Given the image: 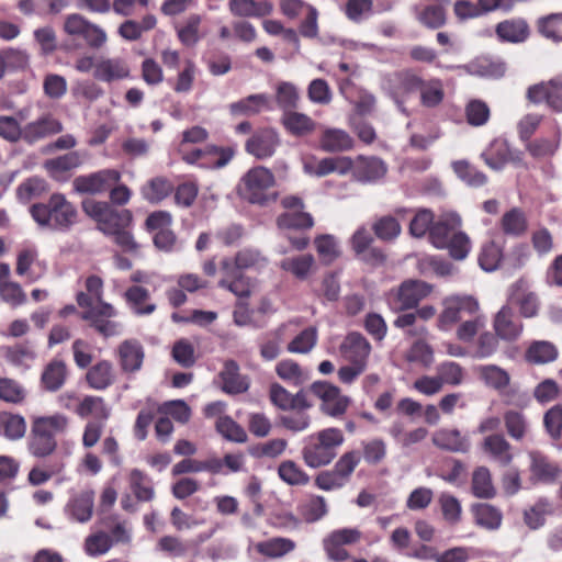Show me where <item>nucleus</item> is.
I'll return each instance as SVG.
<instances>
[{
    "instance_id": "1",
    "label": "nucleus",
    "mask_w": 562,
    "mask_h": 562,
    "mask_svg": "<svg viewBox=\"0 0 562 562\" xmlns=\"http://www.w3.org/2000/svg\"><path fill=\"white\" fill-rule=\"evenodd\" d=\"M31 214L41 227L60 232L68 231L78 217L76 206L61 193L52 194L45 203L34 204Z\"/></svg>"
},
{
    "instance_id": "2",
    "label": "nucleus",
    "mask_w": 562,
    "mask_h": 562,
    "mask_svg": "<svg viewBox=\"0 0 562 562\" xmlns=\"http://www.w3.org/2000/svg\"><path fill=\"white\" fill-rule=\"evenodd\" d=\"M344 441L345 436L340 429L325 428L305 438L302 458L312 469L325 467L336 458L337 450Z\"/></svg>"
},
{
    "instance_id": "3",
    "label": "nucleus",
    "mask_w": 562,
    "mask_h": 562,
    "mask_svg": "<svg viewBox=\"0 0 562 562\" xmlns=\"http://www.w3.org/2000/svg\"><path fill=\"white\" fill-rule=\"evenodd\" d=\"M274 183V176L269 169L255 167L241 178L239 193L250 203L265 204L271 198L270 190Z\"/></svg>"
},
{
    "instance_id": "4",
    "label": "nucleus",
    "mask_w": 562,
    "mask_h": 562,
    "mask_svg": "<svg viewBox=\"0 0 562 562\" xmlns=\"http://www.w3.org/2000/svg\"><path fill=\"white\" fill-rule=\"evenodd\" d=\"M77 303L80 307L87 308L81 315L82 319L88 321L102 336L112 337L120 335L119 323L110 319L116 315L111 304L101 303L97 307H91V301L85 292L78 293Z\"/></svg>"
},
{
    "instance_id": "5",
    "label": "nucleus",
    "mask_w": 562,
    "mask_h": 562,
    "mask_svg": "<svg viewBox=\"0 0 562 562\" xmlns=\"http://www.w3.org/2000/svg\"><path fill=\"white\" fill-rule=\"evenodd\" d=\"M480 310L477 300L471 295H450L442 300V311L438 316L437 326L447 331L463 316H472Z\"/></svg>"
},
{
    "instance_id": "6",
    "label": "nucleus",
    "mask_w": 562,
    "mask_h": 562,
    "mask_svg": "<svg viewBox=\"0 0 562 562\" xmlns=\"http://www.w3.org/2000/svg\"><path fill=\"white\" fill-rule=\"evenodd\" d=\"M64 32L71 37L82 38L92 48L102 47L106 40V33L97 24L91 23L79 13H71L65 18Z\"/></svg>"
},
{
    "instance_id": "7",
    "label": "nucleus",
    "mask_w": 562,
    "mask_h": 562,
    "mask_svg": "<svg viewBox=\"0 0 562 562\" xmlns=\"http://www.w3.org/2000/svg\"><path fill=\"white\" fill-rule=\"evenodd\" d=\"M362 538V531L355 527L335 529L323 539V548L328 559L340 562L349 559L345 546L358 543Z\"/></svg>"
},
{
    "instance_id": "8",
    "label": "nucleus",
    "mask_w": 562,
    "mask_h": 562,
    "mask_svg": "<svg viewBox=\"0 0 562 562\" xmlns=\"http://www.w3.org/2000/svg\"><path fill=\"white\" fill-rule=\"evenodd\" d=\"M422 77L411 70L398 71L387 79V92L401 112L407 114L404 102L419 90Z\"/></svg>"
},
{
    "instance_id": "9",
    "label": "nucleus",
    "mask_w": 562,
    "mask_h": 562,
    "mask_svg": "<svg viewBox=\"0 0 562 562\" xmlns=\"http://www.w3.org/2000/svg\"><path fill=\"white\" fill-rule=\"evenodd\" d=\"M121 180L115 169H102L89 175L78 176L72 181L74 190L81 194H100L108 191Z\"/></svg>"
},
{
    "instance_id": "10",
    "label": "nucleus",
    "mask_w": 562,
    "mask_h": 562,
    "mask_svg": "<svg viewBox=\"0 0 562 562\" xmlns=\"http://www.w3.org/2000/svg\"><path fill=\"white\" fill-rule=\"evenodd\" d=\"M179 151L182 159L188 164H199L203 168H222L226 166L234 156L231 148L216 146H206L203 149L188 151L186 147L180 146Z\"/></svg>"
},
{
    "instance_id": "11",
    "label": "nucleus",
    "mask_w": 562,
    "mask_h": 562,
    "mask_svg": "<svg viewBox=\"0 0 562 562\" xmlns=\"http://www.w3.org/2000/svg\"><path fill=\"white\" fill-rule=\"evenodd\" d=\"M310 391L322 400V412L331 417L342 415L350 403L349 397L342 395L337 386L327 382H314Z\"/></svg>"
},
{
    "instance_id": "12",
    "label": "nucleus",
    "mask_w": 562,
    "mask_h": 562,
    "mask_svg": "<svg viewBox=\"0 0 562 562\" xmlns=\"http://www.w3.org/2000/svg\"><path fill=\"white\" fill-rule=\"evenodd\" d=\"M269 263L268 258L255 248H244L234 257H226L220 263L221 271H226L229 276H234V271L255 269L261 270Z\"/></svg>"
},
{
    "instance_id": "13",
    "label": "nucleus",
    "mask_w": 562,
    "mask_h": 562,
    "mask_svg": "<svg viewBox=\"0 0 562 562\" xmlns=\"http://www.w3.org/2000/svg\"><path fill=\"white\" fill-rule=\"evenodd\" d=\"M339 352L349 363L368 366L371 345L363 335L357 331H351L341 341Z\"/></svg>"
},
{
    "instance_id": "14",
    "label": "nucleus",
    "mask_w": 562,
    "mask_h": 562,
    "mask_svg": "<svg viewBox=\"0 0 562 562\" xmlns=\"http://www.w3.org/2000/svg\"><path fill=\"white\" fill-rule=\"evenodd\" d=\"M131 69L127 61L121 57H104L97 58L95 71L93 77L103 82L120 81L128 78Z\"/></svg>"
},
{
    "instance_id": "15",
    "label": "nucleus",
    "mask_w": 562,
    "mask_h": 562,
    "mask_svg": "<svg viewBox=\"0 0 562 562\" xmlns=\"http://www.w3.org/2000/svg\"><path fill=\"white\" fill-rule=\"evenodd\" d=\"M373 237L366 227H359L351 236L350 244L356 255L363 261L371 265H380L385 260L384 254L374 247H371Z\"/></svg>"
},
{
    "instance_id": "16",
    "label": "nucleus",
    "mask_w": 562,
    "mask_h": 562,
    "mask_svg": "<svg viewBox=\"0 0 562 562\" xmlns=\"http://www.w3.org/2000/svg\"><path fill=\"white\" fill-rule=\"evenodd\" d=\"M280 144L278 133L272 128L256 132L246 143V150L258 159L271 157Z\"/></svg>"
},
{
    "instance_id": "17",
    "label": "nucleus",
    "mask_w": 562,
    "mask_h": 562,
    "mask_svg": "<svg viewBox=\"0 0 562 562\" xmlns=\"http://www.w3.org/2000/svg\"><path fill=\"white\" fill-rule=\"evenodd\" d=\"M94 508V492L83 490L72 495L65 506V514L69 519L85 524L92 517Z\"/></svg>"
},
{
    "instance_id": "18",
    "label": "nucleus",
    "mask_w": 562,
    "mask_h": 562,
    "mask_svg": "<svg viewBox=\"0 0 562 562\" xmlns=\"http://www.w3.org/2000/svg\"><path fill=\"white\" fill-rule=\"evenodd\" d=\"M432 286L422 280H406L397 290V308L408 310L415 307L422 300L427 297Z\"/></svg>"
},
{
    "instance_id": "19",
    "label": "nucleus",
    "mask_w": 562,
    "mask_h": 562,
    "mask_svg": "<svg viewBox=\"0 0 562 562\" xmlns=\"http://www.w3.org/2000/svg\"><path fill=\"white\" fill-rule=\"evenodd\" d=\"M522 324L508 306H503L494 316L493 329L496 336L505 341L517 340L522 333Z\"/></svg>"
},
{
    "instance_id": "20",
    "label": "nucleus",
    "mask_w": 562,
    "mask_h": 562,
    "mask_svg": "<svg viewBox=\"0 0 562 562\" xmlns=\"http://www.w3.org/2000/svg\"><path fill=\"white\" fill-rule=\"evenodd\" d=\"M462 220L456 212L442 213L430 229V243L436 247H443L451 235L460 229Z\"/></svg>"
},
{
    "instance_id": "21",
    "label": "nucleus",
    "mask_w": 562,
    "mask_h": 562,
    "mask_svg": "<svg viewBox=\"0 0 562 562\" xmlns=\"http://www.w3.org/2000/svg\"><path fill=\"white\" fill-rule=\"evenodd\" d=\"M528 99L535 103L546 101L555 111H562V82L551 80L528 89Z\"/></svg>"
},
{
    "instance_id": "22",
    "label": "nucleus",
    "mask_w": 562,
    "mask_h": 562,
    "mask_svg": "<svg viewBox=\"0 0 562 562\" xmlns=\"http://www.w3.org/2000/svg\"><path fill=\"white\" fill-rule=\"evenodd\" d=\"M434 446L450 452L465 453L470 449V440L458 429L440 428L432 434Z\"/></svg>"
},
{
    "instance_id": "23",
    "label": "nucleus",
    "mask_w": 562,
    "mask_h": 562,
    "mask_svg": "<svg viewBox=\"0 0 562 562\" xmlns=\"http://www.w3.org/2000/svg\"><path fill=\"white\" fill-rule=\"evenodd\" d=\"M271 99L268 94H250L239 101L229 104V112L234 116H251L263 110H271Z\"/></svg>"
},
{
    "instance_id": "24",
    "label": "nucleus",
    "mask_w": 562,
    "mask_h": 562,
    "mask_svg": "<svg viewBox=\"0 0 562 562\" xmlns=\"http://www.w3.org/2000/svg\"><path fill=\"white\" fill-rule=\"evenodd\" d=\"M223 382V391L228 394H240L249 389L247 376L239 373V367L236 361L227 360L220 373Z\"/></svg>"
},
{
    "instance_id": "25",
    "label": "nucleus",
    "mask_w": 562,
    "mask_h": 562,
    "mask_svg": "<svg viewBox=\"0 0 562 562\" xmlns=\"http://www.w3.org/2000/svg\"><path fill=\"white\" fill-rule=\"evenodd\" d=\"M319 146L326 153L347 151L353 147V139L344 130L328 127L321 135Z\"/></svg>"
},
{
    "instance_id": "26",
    "label": "nucleus",
    "mask_w": 562,
    "mask_h": 562,
    "mask_svg": "<svg viewBox=\"0 0 562 562\" xmlns=\"http://www.w3.org/2000/svg\"><path fill=\"white\" fill-rule=\"evenodd\" d=\"M63 125L52 116H43L34 122L26 124L23 128V139L27 143H34L48 135L61 132Z\"/></svg>"
},
{
    "instance_id": "27",
    "label": "nucleus",
    "mask_w": 562,
    "mask_h": 562,
    "mask_svg": "<svg viewBox=\"0 0 562 562\" xmlns=\"http://www.w3.org/2000/svg\"><path fill=\"white\" fill-rule=\"evenodd\" d=\"M482 447L484 452L502 467L508 465L513 460L510 443L503 435L496 434L485 437Z\"/></svg>"
},
{
    "instance_id": "28",
    "label": "nucleus",
    "mask_w": 562,
    "mask_h": 562,
    "mask_svg": "<svg viewBox=\"0 0 562 562\" xmlns=\"http://www.w3.org/2000/svg\"><path fill=\"white\" fill-rule=\"evenodd\" d=\"M281 123L291 135L296 137L308 135L316 128V123L312 117L295 111V109L283 113Z\"/></svg>"
},
{
    "instance_id": "29",
    "label": "nucleus",
    "mask_w": 562,
    "mask_h": 562,
    "mask_svg": "<svg viewBox=\"0 0 562 562\" xmlns=\"http://www.w3.org/2000/svg\"><path fill=\"white\" fill-rule=\"evenodd\" d=\"M386 173L384 162L375 157H357L355 168V179L361 182L375 181Z\"/></svg>"
},
{
    "instance_id": "30",
    "label": "nucleus",
    "mask_w": 562,
    "mask_h": 562,
    "mask_svg": "<svg viewBox=\"0 0 562 562\" xmlns=\"http://www.w3.org/2000/svg\"><path fill=\"white\" fill-rule=\"evenodd\" d=\"M279 266L296 279L305 280L315 270V259L311 254L297 255L284 258Z\"/></svg>"
},
{
    "instance_id": "31",
    "label": "nucleus",
    "mask_w": 562,
    "mask_h": 562,
    "mask_svg": "<svg viewBox=\"0 0 562 562\" xmlns=\"http://www.w3.org/2000/svg\"><path fill=\"white\" fill-rule=\"evenodd\" d=\"M86 379L91 389L105 390L113 384L115 379L113 366L111 362L102 360L88 370Z\"/></svg>"
},
{
    "instance_id": "32",
    "label": "nucleus",
    "mask_w": 562,
    "mask_h": 562,
    "mask_svg": "<svg viewBox=\"0 0 562 562\" xmlns=\"http://www.w3.org/2000/svg\"><path fill=\"white\" fill-rule=\"evenodd\" d=\"M479 379L487 386L497 391L506 389L510 382L509 373L496 364H482L475 368Z\"/></svg>"
},
{
    "instance_id": "33",
    "label": "nucleus",
    "mask_w": 562,
    "mask_h": 562,
    "mask_svg": "<svg viewBox=\"0 0 562 562\" xmlns=\"http://www.w3.org/2000/svg\"><path fill=\"white\" fill-rule=\"evenodd\" d=\"M222 278L218 286L228 290L239 299L248 297L254 291L251 279L243 274V272L234 271V276H229L226 271H221Z\"/></svg>"
},
{
    "instance_id": "34",
    "label": "nucleus",
    "mask_w": 562,
    "mask_h": 562,
    "mask_svg": "<svg viewBox=\"0 0 562 562\" xmlns=\"http://www.w3.org/2000/svg\"><path fill=\"white\" fill-rule=\"evenodd\" d=\"M75 412L82 418L93 416L97 419L95 422H105L110 416V408L104 400L92 395H87L80 400Z\"/></svg>"
},
{
    "instance_id": "35",
    "label": "nucleus",
    "mask_w": 562,
    "mask_h": 562,
    "mask_svg": "<svg viewBox=\"0 0 562 562\" xmlns=\"http://www.w3.org/2000/svg\"><path fill=\"white\" fill-rule=\"evenodd\" d=\"M481 156L493 170H501L513 159L508 144L502 139L493 140Z\"/></svg>"
},
{
    "instance_id": "36",
    "label": "nucleus",
    "mask_w": 562,
    "mask_h": 562,
    "mask_svg": "<svg viewBox=\"0 0 562 562\" xmlns=\"http://www.w3.org/2000/svg\"><path fill=\"white\" fill-rule=\"evenodd\" d=\"M121 366L124 371L134 372L140 369L144 350L136 340H126L121 344L120 349Z\"/></svg>"
},
{
    "instance_id": "37",
    "label": "nucleus",
    "mask_w": 562,
    "mask_h": 562,
    "mask_svg": "<svg viewBox=\"0 0 562 562\" xmlns=\"http://www.w3.org/2000/svg\"><path fill=\"white\" fill-rule=\"evenodd\" d=\"M3 357L8 363L18 368H27L35 360L36 352L26 341L3 348Z\"/></svg>"
},
{
    "instance_id": "38",
    "label": "nucleus",
    "mask_w": 562,
    "mask_h": 562,
    "mask_svg": "<svg viewBox=\"0 0 562 562\" xmlns=\"http://www.w3.org/2000/svg\"><path fill=\"white\" fill-rule=\"evenodd\" d=\"M272 9V4L267 0H229V10L237 16H265L270 14Z\"/></svg>"
},
{
    "instance_id": "39",
    "label": "nucleus",
    "mask_w": 562,
    "mask_h": 562,
    "mask_svg": "<svg viewBox=\"0 0 562 562\" xmlns=\"http://www.w3.org/2000/svg\"><path fill=\"white\" fill-rule=\"evenodd\" d=\"M471 490L475 497L490 499L496 495L492 475L486 467H477L472 473Z\"/></svg>"
},
{
    "instance_id": "40",
    "label": "nucleus",
    "mask_w": 562,
    "mask_h": 562,
    "mask_svg": "<svg viewBox=\"0 0 562 562\" xmlns=\"http://www.w3.org/2000/svg\"><path fill=\"white\" fill-rule=\"evenodd\" d=\"M327 513L326 499L319 495H310L299 505V514L308 524L321 520Z\"/></svg>"
},
{
    "instance_id": "41",
    "label": "nucleus",
    "mask_w": 562,
    "mask_h": 562,
    "mask_svg": "<svg viewBox=\"0 0 562 562\" xmlns=\"http://www.w3.org/2000/svg\"><path fill=\"white\" fill-rule=\"evenodd\" d=\"M418 92L420 104L428 109L437 108L445 98L443 85L439 79H422Z\"/></svg>"
},
{
    "instance_id": "42",
    "label": "nucleus",
    "mask_w": 562,
    "mask_h": 562,
    "mask_svg": "<svg viewBox=\"0 0 562 562\" xmlns=\"http://www.w3.org/2000/svg\"><path fill=\"white\" fill-rule=\"evenodd\" d=\"M474 521L481 528L486 530H497L503 520L499 509L490 504H477L472 507Z\"/></svg>"
},
{
    "instance_id": "43",
    "label": "nucleus",
    "mask_w": 562,
    "mask_h": 562,
    "mask_svg": "<svg viewBox=\"0 0 562 562\" xmlns=\"http://www.w3.org/2000/svg\"><path fill=\"white\" fill-rule=\"evenodd\" d=\"M501 228L505 235L518 237L526 233L528 222L522 210L514 207L507 211L501 220Z\"/></svg>"
},
{
    "instance_id": "44",
    "label": "nucleus",
    "mask_w": 562,
    "mask_h": 562,
    "mask_svg": "<svg viewBox=\"0 0 562 562\" xmlns=\"http://www.w3.org/2000/svg\"><path fill=\"white\" fill-rule=\"evenodd\" d=\"M529 456L531 459V479L535 482L550 483L558 477L559 469L549 463L543 456L538 452H530Z\"/></svg>"
},
{
    "instance_id": "45",
    "label": "nucleus",
    "mask_w": 562,
    "mask_h": 562,
    "mask_svg": "<svg viewBox=\"0 0 562 562\" xmlns=\"http://www.w3.org/2000/svg\"><path fill=\"white\" fill-rule=\"evenodd\" d=\"M66 376L67 368L64 361L53 360L45 367L41 380L47 391L55 392L64 385Z\"/></svg>"
},
{
    "instance_id": "46",
    "label": "nucleus",
    "mask_w": 562,
    "mask_h": 562,
    "mask_svg": "<svg viewBox=\"0 0 562 562\" xmlns=\"http://www.w3.org/2000/svg\"><path fill=\"white\" fill-rule=\"evenodd\" d=\"M82 160L77 151H70L65 155L52 158L45 161L44 168L55 179H59L64 172L75 169L81 165Z\"/></svg>"
},
{
    "instance_id": "47",
    "label": "nucleus",
    "mask_w": 562,
    "mask_h": 562,
    "mask_svg": "<svg viewBox=\"0 0 562 562\" xmlns=\"http://www.w3.org/2000/svg\"><path fill=\"white\" fill-rule=\"evenodd\" d=\"M558 357V349L552 342L546 340L533 341L526 351L525 358L533 364H546Z\"/></svg>"
},
{
    "instance_id": "48",
    "label": "nucleus",
    "mask_w": 562,
    "mask_h": 562,
    "mask_svg": "<svg viewBox=\"0 0 562 562\" xmlns=\"http://www.w3.org/2000/svg\"><path fill=\"white\" fill-rule=\"evenodd\" d=\"M496 33L503 41L520 43L528 37L529 30L524 20H507L497 24Z\"/></svg>"
},
{
    "instance_id": "49",
    "label": "nucleus",
    "mask_w": 562,
    "mask_h": 562,
    "mask_svg": "<svg viewBox=\"0 0 562 562\" xmlns=\"http://www.w3.org/2000/svg\"><path fill=\"white\" fill-rule=\"evenodd\" d=\"M133 220L132 213L128 210L117 211L112 206L105 213L104 218L98 226L101 232L111 235L122 228H126Z\"/></svg>"
},
{
    "instance_id": "50",
    "label": "nucleus",
    "mask_w": 562,
    "mask_h": 562,
    "mask_svg": "<svg viewBox=\"0 0 562 562\" xmlns=\"http://www.w3.org/2000/svg\"><path fill=\"white\" fill-rule=\"evenodd\" d=\"M295 542L288 538H272L256 544V550L272 559L281 558L295 549Z\"/></svg>"
},
{
    "instance_id": "51",
    "label": "nucleus",
    "mask_w": 562,
    "mask_h": 562,
    "mask_svg": "<svg viewBox=\"0 0 562 562\" xmlns=\"http://www.w3.org/2000/svg\"><path fill=\"white\" fill-rule=\"evenodd\" d=\"M148 297V290L138 285L131 286L125 292L127 303L137 315H149L156 310V305L154 303L145 304Z\"/></svg>"
},
{
    "instance_id": "52",
    "label": "nucleus",
    "mask_w": 562,
    "mask_h": 562,
    "mask_svg": "<svg viewBox=\"0 0 562 562\" xmlns=\"http://www.w3.org/2000/svg\"><path fill=\"white\" fill-rule=\"evenodd\" d=\"M173 190L172 183L162 177H157L148 181L142 188V194L150 203H159L166 199Z\"/></svg>"
},
{
    "instance_id": "53",
    "label": "nucleus",
    "mask_w": 562,
    "mask_h": 562,
    "mask_svg": "<svg viewBox=\"0 0 562 562\" xmlns=\"http://www.w3.org/2000/svg\"><path fill=\"white\" fill-rule=\"evenodd\" d=\"M276 102L283 113L296 109L300 102L296 86L289 81L279 82L276 87Z\"/></svg>"
},
{
    "instance_id": "54",
    "label": "nucleus",
    "mask_w": 562,
    "mask_h": 562,
    "mask_svg": "<svg viewBox=\"0 0 562 562\" xmlns=\"http://www.w3.org/2000/svg\"><path fill=\"white\" fill-rule=\"evenodd\" d=\"M438 249H447L451 258L461 261L469 256L472 249V243L467 233L458 229L451 235L450 239L447 240V245Z\"/></svg>"
},
{
    "instance_id": "55",
    "label": "nucleus",
    "mask_w": 562,
    "mask_h": 562,
    "mask_svg": "<svg viewBox=\"0 0 562 562\" xmlns=\"http://www.w3.org/2000/svg\"><path fill=\"white\" fill-rule=\"evenodd\" d=\"M26 424L22 416L0 412V431L8 439L16 440L24 436Z\"/></svg>"
},
{
    "instance_id": "56",
    "label": "nucleus",
    "mask_w": 562,
    "mask_h": 562,
    "mask_svg": "<svg viewBox=\"0 0 562 562\" xmlns=\"http://www.w3.org/2000/svg\"><path fill=\"white\" fill-rule=\"evenodd\" d=\"M57 447L56 439L53 436L44 434L32 427V437L29 445L30 452L37 458H45L52 454Z\"/></svg>"
},
{
    "instance_id": "57",
    "label": "nucleus",
    "mask_w": 562,
    "mask_h": 562,
    "mask_svg": "<svg viewBox=\"0 0 562 562\" xmlns=\"http://www.w3.org/2000/svg\"><path fill=\"white\" fill-rule=\"evenodd\" d=\"M503 259L502 248L494 241L485 243L479 254V265L487 272L495 271Z\"/></svg>"
},
{
    "instance_id": "58",
    "label": "nucleus",
    "mask_w": 562,
    "mask_h": 562,
    "mask_svg": "<svg viewBox=\"0 0 562 562\" xmlns=\"http://www.w3.org/2000/svg\"><path fill=\"white\" fill-rule=\"evenodd\" d=\"M498 340L499 338L496 334L491 333L488 330H483L477 336L474 347H473V358L475 359H486L492 357L498 349Z\"/></svg>"
},
{
    "instance_id": "59",
    "label": "nucleus",
    "mask_w": 562,
    "mask_h": 562,
    "mask_svg": "<svg viewBox=\"0 0 562 562\" xmlns=\"http://www.w3.org/2000/svg\"><path fill=\"white\" fill-rule=\"evenodd\" d=\"M217 431L227 440L244 443L247 441V432L229 416H221L216 420Z\"/></svg>"
},
{
    "instance_id": "60",
    "label": "nucleus",
    "mask_w": 562,
    "mask_h": 562,
    "mask_svg": "<svg viewBox=\"0 0 562 562\" xmlns=\"http://www.w3.org/2000/svg\"><path fill=\"white\" fill-rule=\"evenodd\" d=\"M130 486L136 498L148 502L154 498L155 492L149 479L139 470H133L130 474Z\"/></svg>"
},
{
    "instance_id": "61",
    "label": "nucleus",
    "mask_w": 562,
    "mask_h": 562,
    "mask_svg": "<svg viewBox=\"0 0 562 562\" xmlns=\"http://www.w3.org/2000/svg\"><path fill=\"white\" fill-rule=\"evenodd\" d=\"M71 94L78 100H85L92 103L100 99L104 94V91L97 82L83 79L74 82L71 87Z\"/></svg>"
},
{
    "instance_id": "62",
    "label": "nucleus",
    "mask_w": 562,
    "mask_h": 562,
    "mask_svg": "<svg viewBox=\"0 0 562 562\" xmlns=\"http://www.w3.org/2000/svg\"><path fill=\"white\" fill-rule=\"evenodd\" d=\"M68 426V418L61 414H55L46 417H38L34 420L33 427L37 430L47 434L49 436H55L59 432L66 430Z\"/></svg>"
},
{
    "instance_id": "63",
    "label": "nucleus",
    "mask_w": 562,
    "mask_h": 562,
    "mask_svg": "<svg viewBox=\"0 0 562 562\" xmlns=\"http://www.w3.org/2000/svg\"><path fill=\"white\" fill-rule=\"evenodd\" d=\"M434 223V213L428 209H420L409 223V234L417 238L424 237L427 233L430 234Z\"/></svg>"
},
{
    "instance_id": "64",
    "label": "nucleus",
    "mask_w": 562,
    "mask_h": 562,
    "mask_svg": "<svg viewBox=\"0 0 562 562\" xmlns=\"http://www.w3.org/2000/svg\"><path fill=\"white\" fill-rule=\"evenodd\" d=\"M540 33L550 40H562V14L553 13L541 18L538 22Z\"/></svg>"
}]
</instances>
